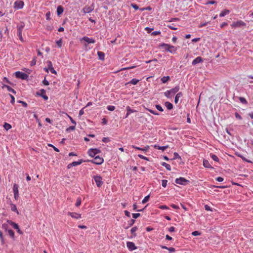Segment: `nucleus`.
Returning a JSON list of instances; mask_svg holds the SVG:
<instances>
[{"instance_id": "1", "label": "nucleus", "mask_w": 253, "mask_h": 253, "mask_svg": "<svg viewBox=\"0 0 253 253\" xmlns=\"http://www.w3.org/2000/svg\"><path fill=\"white\" fill-rule=\"evenodd\" d=\"M179 86L178 85H177L175 87L165 92L164 94L167 97L171 98L177 92H178L179 91Z\"/></svg>"}, {"instance_id": "2", "label": "nucleus", "mask_w": 253, "mask_h": 253, "mask_svg": "<svg viewBox=\"0 0 253 253\" xmlns=\"http://www.w3.org/2000/svg\"><path fill=\"white\" fill-rule=\"evenodd\" d=\"M101 151L97 148H91L89 149L87 151V154L91 157H95V155L98 153H100Z\"/></svg>"}, {"instance_id": "3", "label": "nucleus", "mask_w": 253, "mask_h": 253, "mask_svg": "<svg viewBox=\"0 0 253 253\" xmlns=\"http://www.w3.org/2000/svg\"><path fill=\"white\" fill-rule=\"evenodd\" d=\"M246 24L242 20H238L236 22H233L232 24L231 25V26L232 28H237V27H241L243 26H246Z\"/></svg>"}, {"instance_id": "4", "label": "nucleus", "mask_w": 253, "mask_h": 253, "mask_svg": "<svg viewBox=\"0 0 253 253\" xmlns=\"http://www.w3.org/2000/svg\"><path fill=\"white\" fill-rule=\"evenodd\" d=\"M93 179L98 187H100L103 183L102 178L99 175H95L93 176Z\"/></svg>"}, {"instance_id": "5", "label": "nucleus", "mask_w": 253, "mask_h": 253, "mask_svg": "<svg viewBox=\"0 0 253 253\" xmlns=\"http://www.w3.org/2000/svg\"><path fill=\"white\" fill-rule=\"evenodd\" d=\"M15 74L17 78L21 79L22 80H27L28 78V75L27 74L20 71L16 72Z\"/></svg>"}, {"instance_id": "6", "label": "nucleus", "mask_w": 253, "mask_h": 253, "mask_svg": "<svg viewBox=\"0 0 253 253\" xmlns=\"http://www.w3.org/2000/svg\"><path fill=\"white\" fill-rule=\"evenodd\" d=\"M189 182V181L186 179L184 177H180L179 178H176L175 180V182L176 184H178L180 185H185Z\"/></svg>"}, {"instance_id": "7", "label": "nucleus", "mask_w": 253, "mask_h": 253, "mask_svg": "<svg viewBox=\"0 0 253 253\" xmlns=\"http://www.w3.org/2000/svg\"><path fill=\"white\" fill-rule=\"evenodd\" d=\"M103 159L98 156L95 157L93 160L90 161L91 163L96 165H101L103 163Z\"/></svg>"}, {"instance_id": "8", "label": "nucleus", "mask_w": 253, "mask_h": 253, "mask_svg": "<svg viewBox=\"0 0 253 253\" xmlns=\"http://www.w3.org/2000/svg\"><path fill=\"white\" fill-rule=\"evenodd\" d=\"M24 3L22 0H16L14 3V7L17 9H22L23 7Z\"/></svg>"}, {"instance_id": "9", "label": "nucleus", "mask_w": 253, "mask_h": 253, "mask_svg": "<svg viewBox=\"0 0 253 253\" xmlns=\"http://www.w3.org/2000/svg\"><path fill=\"white\" fill-rule=\"evenodd\" d=\"M84 41L88 43H95V40L92 38H89L87 37L84 36L81 39L80 41Z\"/></svg>"}, {"instance_id": "10", "label": "nucleus", "mask_w": 253, "mask_h": 253, "mask_svg": "<svg viewBox=\"0 0 253 253\" xmlns=\"http://www.w3.org/2000/svg\"><path fill=\"white\" fill-rule=\"evenodd\" d=\"M93 9L94 6L93 5H91L90 6H85L83 8V11L84 13H88L92 11Z\"/></svg>"}, {"instance_id": "11", "label": "nucleus", "mask_w": 253, "mask_h": 253, "mask_svg": "<svg viewBox=\"0 0 253 253\" xmlns=\"http://www.w3.org/2000/svg\"><path fill=\"white\" fill-rule=\"evenodd\" d=\"M126 246L129 249V251H133L137 249L136 247L135 246V244L131 242H127L126 243Z\"/></svg>"}, {"instance_id": "12", "label": "nucleus", "mask_w": 253, "mask_h": 253, "mask_svg": "<svg viewBox=\"0 0 253 253\" xmlns=\"http://www.w3.org/2000/svg\"><path fill=\"white\" fill-rule=\"evenodd\" d=\"M68 214L71 216L72 218L75 219H80L82 217L81 214L77 213L76 212H69Z\"/></svg>"}, {"instance_id": "13", "label": "nucleus", "mask_w": 253, "mask_h": 253, "mask_svg": "<svg viewBox=\"0 0 253 253\" xmlns=\"http://www.w3.org/2000/svg\"><path fill=\"white\" fill-rule=\"evenodd\" d=\"M82 162H83V161L81 160H79V161L73 162L72 163H71L68 165V168L70 169L71 168V167H76L78 165H80L82 163Z\"/></svg>"}, {"instance_id": "14", "label": "nucleus", "mask_w": 253, "mask_h": 253, "mask_svg": "<svg viewBox=\"0 0 253 253\" xmlns=\"http://www.w3.org/2000/svg\"><path fill=\"white\" fill-rule=\"evenodd\" d=\"M203 62V59L201 57L198 56L194 59L192 61V65H195L198 63H200Z\"/></svg>"}, {"instance_id": "15", "label": "nucleus", "mask_w": 253, "mask_h": 253, "mask_svg": "<svg viewBox=\"0 0 253 253\" xmlns=\"http://www.w3.org/2000/svg\"><path fill=\"white\" fill-rule=\"evenodd\" d=\"M167 46H168V47H169V51L168 52H169L171 53L174 54L177 51V47L173 45L169 44V45H167Z\"/></svg>"}, {"instance_id": "16", "label": "nucleus", "mask_w": 253, "mask_h": 253, "mask_svg": "<svg viewBox=\"0 0 253 253\" xmlns=\"http://www.w3.org/2000/svg\"><path fill=\"white\" fill-rule=\"evenodd\" d=\"M47 66H48V69L50 70V71L51 73L56 74V72L53 68L52 64L51 61H47Z\"/></svg>"}, {"instance_id": "17", "label": "nucleus", "mask_w": 253, "mask_h": 253, "mask_svg": "<svg viewBox=\"0 0 253 253\" xmlns=\"http://www.w3.org/2000/svg\"><path fill=\"white\" fill-rule=\"evenodd\" d=\"M167 45H169V44L163 43L159 45V47L161 49H164V50L166 51H169V47L167 46Z\"/></svg>"}, {"instance_id": "18", "label": "nucleus", "mask_w": 253, "mask_h": 253, "mask_svg": "<svg viewBox=\"0 0 253 253\" xmlns=\"http://www.w3.org/2000/svg\"><path fill=\"white\" fill-rule=\"evenodd\" d=\"M132 147L134 148V149H135L141 150V151H142L143 152H147L149 148V146H146L144 148H140V147H138L135 146L134 145H132Z\"/></svg>"}, {"instance_id": "19", "label": "nucleus", "mask_w": 253, "mask_h": 253, "mask_svg": "<svg viewBox=\"0 0 253 253\" xmlns=\"http://www.w3.org/2000/svg\"><path fill=\"white\" fill-rule=\"evenodd\" d=\"M40 95L45 100H47L48 98V96L46 95L45 91L42 89L40 90Z\"/></svg>"}, {"instance_id": "20", "label": "nucleus", "mask_w": 253, "mask_h": 253, "mask_svg": "<svg viewBox=\"0 0 253 253\" xmlns=\"http://www.w3.org/2000/svg\"><path fill=\"white\" fill-rule=\"evenodd\" d=\"M64 8L61 5L58 6L57 8V14L60 16L63 12Z\"/></svg>"}, {"instance_id": "21", "label": "nucleus", "mask_w": 253, "mask_h": 253, "mask_svg": "<svg viewBox=\"0 0 253 253\" xmlns=\"http://www.w3.org/2000/svg\"><path fill=\"white\" fill-rule=\"evenodd\" d=\"M7 223H8L10 225H11L15 229H18V228L19 227L18 225L17 224H16V223H15L14 222L11 221V220H8L7 221Z\"/></svg>"}, {"instance_id": "22", "label": "nucleus", "mask_w": 253, "mask_h": 253, "mask_svg": "<svg viewBox=\"0 0 253 253\" xmlns=\"http://www.w3.org/2000/svg\"><path fill=\"white\" fill-rule=\"evenodd\" d=\"M203 166L206 168L213 169L208 160H204L203 161Z\"/></svg>"}, {"instance_id": "23", "label": "nucleus", "mask_w": 253, "mask_h": 253, "mask_svg": "<svg viewBox=\"0 0 253 253\" xmlns=\"http://www.w3.org/2000/svg\"><path fill=\"white\" fill-rule=\"evenodd\" d=\"M154 147L157 149L162 150L163 151L166 150L169 147L168 145H166L165 146H159L158 145H154Z\"/></svg>"}, {"instance_id": "24", "label": "nucleus", "mask_w": 253, "mask_h": 253, "mask_svg": "<svg viewBox=\"0 0 253 253\" xmlns=\"http://www.w3.org/2000/svg\"><path fill=\"white\" fill-rule=\"evenodd\" d=\"M183 95V94L181 92H178L175 96V99H174V102L176 104L178 103V100H179V98L180 97H181Z\"/></svg>"}, {"instance_id": "25", "label": "nucleus", "mask_w": 253, "mask_h": 253, "mask_svg": "<svg viewBox=\"0 0 253 253\" xmlns=\"http://www.w3.org/2000/svg\"><path fill=\"white\" fill-rule=\"evenodd\" d=\"M10 206H11V211H13L16 212L17 214H19V213L17 209L16 205L13 204H11L10 205Z\"/></svg>"}, {"instance_id": "26", "label": "nucleus", "mask_w": 253, "mask_h": 253, "mask_svg": "<svg viewBox=\"0 0 253 253\" xmlns=\"http://www.w3.org/2000/svg\"><path fill=\"white\" fill-rule=\"evenodd\" d=\"M230 13V11L227 9H225L223 11H222L219 14V16L220 17H224L227 14H228Z\"/></svg>"}, {"instance_id": "27", "label": "nucleus", "mask_w": 253, "mask_h": 253, "mask_svg": "<svg viewBox=\"0 0 253 253\" xmlns=\"http://www.w3.org/2000/svg\"><path fill=\"white\" fill-rule=\"evenodd\" d=\"M97 55L100 59L102 60L104 59L105 54L103 52L98 51Z\"/></svg>"}, {"instance_id": "28", "label": "nucleus", "mask_w": 253, "mask_h": 253, "mask_svg": "<svg viewBox=\"0 0 253 253\" xmlns=\"http://www.w3.org/2000/svg\"><path fill=\"white\" fill-rule=\"evenodd\" d=\"M165 105L169 110H171L173 108V105L169 102H166Z\"/></svg>"}, {"instance_id": "29", "label": "nucleus", "mask_w": 253, "mask_h": 253, "mask_svg": "<svg viewBox=\"0 0 253 253\" xmlns=\"http://www.w3.org/2000/svg\"><path fill=\"white\" fill-rule=\"evenodd\" d=\"M161 165L165 167V168L168 170H171V167L170 166V165L165 163V162H163Z\"/></svg>"}, {"instance_id": "30", "label": "nucleus", "mask_w": 253, "mask_h": 253, "mask_svg": "<svg viewBox=\"0 0 253 253\" xmlns=\"http://www.w3.org/2000/svg\"><path fill=\"white\" fill-rule=\"evenodd\" d=\"M169 80V76H164V77H162L161 79V80L163 83H167Z\"/></svg>"}, {"instance_id": "31", "label": "nucleus", "mask_w": 253, "mask_h": 253, "mask_svg": "<svg viewBox=\"0 0 253 253\" xmlns=\"http://www.w3.org/2000/svg\"><path fill=\"white\" fill-rule=\"evenodd\" d=\"M210 156L213 161H214L215 162L219 161V159H218V157L216 155H215V154L211 153V154H210Z\"/></svg>"}, {"instance_id": "32", "label": "nucleus", "mask_w": 253, "mask_h": 253, "mask_svg": "<svg viewBox=\"0 0 253 253\" xmlns=\"http://www.w3.org/2000/svg\"><path fill=\"white\" fill-rule=\"evenodd\" d=\"M134 219H131L128 221V226L127 227H125V229L128 228L129 227L131 226L135 222Z\"/></svg>"}, {"instance_id": "33", "label": "nucleus", "mask_w": 253, "mask_h": 253, "mask_svg": "<svg viewBox=\"0 0 253 253\" xmlns=\"http://www.w3.org/2000/svg\"><path fill=\"white\" fill-rule=\"evenodd\" d=\"M3 127L5 129H6V130H8L11 128V126L7 123H5L3 125Z\"/></svg>"}, {"instance_id": "34", "label": "nucleus", "mask_w": 253, "mask_h": 253, "mask_svg": "<svg viewBox=\"0 0 253 253\" xmlns=\"http://www.w3.org/2000/svg\"><path fill=\"white\" fill-rule=\"evenodd\" d=\"M13 191L14 193H19L18 192V186L15 184L13 185Z\"/></svg>"}, {"instance_id": "35", "label": "nucleus", "mask_w": 253, "mask_h": 253, "mask_svg": "<svg viewBox=\"0 0 253 253\" xmlns=\"http://www.w3.org/2000/svg\"><path fill=\"white\" fill-rule=\"evenodd\" d=\"M3 87L6 88L7 90L9 91H11L14 93H16L15 91L13 88H12L10 86H8L7 85H4Z\"/></svg>"}, {"instance_id": "36", "label": "nucleus", "mask_w": 253, "mask_h": 253, "mask_svg": "<svg viewBox=\"0 0 253 253\" xmlns=\"http://www.w3.org/2000/svg\"><path fill=\"white\" fill-rule=\"evenodd\" d=\"M139 81V80H137L136 79H133L129 82V83L135 85V84H136L138 83Z\"/></svg>"}, {"instance_id": "37", "label": "nucleus", "mask_w": 253, "mask_h": 253, "mask_svg": "<svg viewBox=\"0 0 253 253\" xmlns=\"http://www.w3.org/2000/svg\"><path fill=\"white\" fill-rule=\"evenodd\" d=\"M82 203V199L80 197H78L76 201V206L79 207L81 205Z\"/></svg>"}, {"instance_id": "38", "label": "nucleus", "mask_w": 253, "mask_h": 253, "mask_svg": "<svg viewBox=\"0 0 253 253\" xmlns=\"http://www.w3.org/2000/svg\"><path fill=\"white\" fill-rule=\"evenodd\" d=\"M24 27V24L22 23L21 25L17 26V32H22L23 29Z\"/></svg>"}, {"instance_id": "39", "label": "nucleus", "mask_w": 253, "mask_h": 253, "mask_svg": "<svg viewBox=\"0 0 253 253\" xmlns=\"http://www.w3.org/2000/svg\"><path fill=\"white\" fill-rule=\"evenodd\" d=\"M8 233L11 237H12V238L14 237V232L11 229L8 230Z\"/></svg>"}, {"instance_id": "40", "label": "nucleus", "mask_w": 253, "mask_h": 253, "mask_svg": "<svg viewBox=\"0 0 253 253\" xmlns=\"http://www.w3.org/2000/svg\"><path fill=\"white\" fill-rule=\"evenodd\" d=\"M146 110H148L149 112H150L151 113H152L155 115H159V114L158 113H157V112H156L152 109L146 108Z\"/></svg>"}, {"instance_id": "41", "label": "nucleus", "mask_w": 253, "mask_h": 253, "mask_svg": "<svg viewBox=\"0 0 253 253\" xmlns=\"http://www.w3.org/2000/svg\"><path fill=\"white\" fill-rule=\"evenodd\" d=\"M0 239L1 240V244L3 245L5 243L4 238L2 235V233L1 231H0Z\"/></svg>"}, {"instance_id": "42", "label": "nucleus", "mask_w": 253, "mask_h": 253, "mask_svg": "<svg viewBox=\"0 0 253 253\" xmlns=\"http://www.w3.org/2000/svg\"><path fill=\"white\" fill-rule=\"evenodd\" d=\"M126 110H127V112L129 114H130L131 113H133V112H136V111H135V110H133L131 109L129 106H127V107H126Z\"/></svg>"}, {"instance_id": "43", "label": "nucleus", "mask_w": 253, "mask_h": 253, "mask_svg": "<svg viewBox=\"0 0 253 253\" xmlns=\"http://www.w3.org/2000/svg\"><path fill=\"white\" fill-rule=\"evenodd\" d=\"M149 198H150V196L149 195H147V196L145 197V198L142 201V203L143 204H145L147 201H148V200H149Z\"/></svg>"}, {"instance_id": "44", "label": "nucleus", "mask_w": 253, "mask_h": 253, "mask_svg": "<svg viewBox=\"0 0 253 253\" xmlns=\"http://www.w3.org/2000/svg\"><path fill=\"white\" fill-rule=\"evenodd\" d=\"M57 46L59 47H62V40L61 39H60L59 40L56 41V42Z\"/></svg>"}, {"instance_id": "45", "label": "nucleus", "mask_w": 253, "mask_h": 253, "mask_svg": "<svg viewBox=\"0 0 253 253\" xmlns=\"http://www.w3.org/2000/svg\"><path fill=\"white\" fill-rule=\"evenodd\" d=\"M168 27L171 30H176L177 29V28L172 24L168 25Z\"/></svg>"}, {"instance_id": "46", "label": "nucleus", "mask_w": 253, "mask_h": 253, "mask_svg": "<svg viewBox=\"0 0 253 253\" xmlns=\"http://www.w3.org/2000/svg\"><path fill=\"white\" fill-rule=\"evenodd\" d=\"M239 100L240 102L243 104H246L247 103L246 99L244 97H240Z\"/></svg>"}, {"instance_id": "47", "label": "nucleus", "mask_w": 253, "mask_h": 253, "mask_svg": "<svg viewBox=\"0 0 253 253\" xmlns=\"http://www.w3.org/2000/svg\"><path fill=\"white\" fill-rule=\"evenodd\" d=\"M168 181L165 179H163L162 180V185L164 187H166L167 185Z\"/></svg>"}, {"instance_id": "48", "label": "nucleus", "mask_w": 253, "mask_h": 253, "mask_svg": "<svg viewBox=\"0 0 253 253\" xmlns=\"http://www.w3.org/2000/svg\"><path fill=\"white\" fill-rule=\"evenodd\" d=\"M159 208L162 210H169V208L166 205H161L159 207Z\"/></svg>"}, {"instance_id": "49", "label": "nucleus", "mask_w": 253, "mask_h": 253, "mask_svg": "<svg viewBox=\"0 0 253 253\" xmlns=\"http://www.w3.org/2000/svg\"><path fill=\"white\" fill-rule=\"evenodd\" d=\"M17 36L18 37H19V39L21 41H23V38H22V32H17Z\"/></svg>"}, {"instance_id": "50", "label": "nucleus", "mask_w": 253, "mask_h": 253, "mask_svg": "<svg viewBox=\"0 0 253 253\" xmlns=\"http://www.w3.org/2000/svg\"><path fill=\"white\" fill-rule=\"evenodd\" d=\"M216 3V2L215 0H210V1H207L205 3V4L206 5H208V4H213Z\"/></svg>"}, {"instance_id": "51", "label": "nucleus", "mask_w": 253, "mask_h": 253, "mask_svg": "<svg viewBox=\"0 0 253 253\" xmlns=\"http://www.w3.org/2000/svg\"><path fill=\"white\" fill-rule=\"evenodd\" d=\"M115 109V106H111V105H109V106H107V109L109 111H114Z\"/></svg>"}, {"instance_id": "52", "label": "nucleus", "mask_w": 253, "mask_h": 253, "mask_svg": "<svg viewBox=\"0 0 253 253\" xmlns=\"http://www.w3.org/2000/svg\"><path fill=\"white\" fill-rule=\"evenodd\" d=\"M235 117L236 119H238V120H242V117H241V115H240L238 113H235Z\"/></svg>"}, {"instance_id": "53", "label": "nucleus", "mask_w": 253, "mask_h": 253, "mask_svg": "<svg viewBox=\"0 0 253 253\" xmlns=\"http://www.w3.org/2000/svg\"><path fill=\"white\" fill-rule=\"evenodd\" d=\"M156 108H157V109H158L159 111H160L161 112H163V108L160 105H156Z\"/></svg>"}, {"instance_id": "54", "label": "nucleus", "mask_w": 253, "mask_h": 253, "mask_svg": "<svg viewBox=\"0 0 253 253\" xmlns=\"http://www.w3.org/2000/svg\"><path fill=\"white\" fill-rule=\"evenodd\" d=\"M138 157L141 159L148 161V159L147 157H146L145 156H143L142 155L139 154V155H138Z\"/></svg>"}, {"instance_id": "55", "label": "nucleus", "mask_w": 253, "mask_h": 253, "mask_svg": "<svg viewBox=\"0 0 253 253\" xmlns=\"http://www.w3.org/2000/svg\"><path fill=\"white\" fill-rule=\"evenodd\" d=\"M137 227H136V226L133 227L130 230L131 233L132 234H133L135 232H136L137 231Z\"/></svg>"}, {"instance_id": "56", "label": "nucleus", "mask_w": 253, "mask_h": 253, "mask_svg": "<svg viewBox=\"0 0 253 253\" xmlns=\"http://www.w3.org/2000/svg\"><path fill=\"white\" fill-rule=\"evenodd\" d=\"M205 209L206 211H212V209L208 205H206L205 206Z\"/></svg>"}, {"instance_id": "57", "label": "nucleus", "mask_w": 253, "mask_h": 253, "mask_svg": "<svg viewBox=\"0 0 253 253\" xmlns=\"http://www.w3.org/2000/svg\"><path fill=\"white\" fill-rule=\"evenodd\" d=\"M46 19L48 20L50 19V12H48L45 14Z\"/></svg>"}, {"instance_id": "58", "label": "nucleus", "mask_w": 253, "mask_h": 253, "mask_svg": "<svg viewBox=\"0 0 253 253\" xmlns=\"http://www.w3.org/2000/svg\"><path fill=\"white\" fill-rule=\"evenodd\" d=\"M102 141L104 143H107L110 141V139L108 137H103L102 138Z\"/></svg>"}, {"instance_id": "59", "label": "nucleus", "mask_w": 253, "mask_h": 253, "mask_svg": "<svg viewBox=\"0 0 253 253\" xmlns=\"http://www.w3.org/2000/svg\"><path fill=\"white\" fill-rule=\"evenodd\" d=\"M140 216V213H132V217L133 218H137V217H138L139 216Z\"/></svg>"}, {"instance_id": "60", "label": "nucleus", "mask_w": 253, "mask_h": 253, "mask_svg": "<svg viewBox=\"0 0 253 253\" xmlns=\"http://www.w3.org/2000/svg\"><path fill=\"white\" fill-rule=\"evenodd\" d=\"M10 97L11 98V101H10L11 103L12 104H14V102H15V98H14V97L12 95H11V94H10Z\"/></svg>"}, {"instance_id": "61", "label": "nucleus", "mask_w": 253, "mask_h": 253, "mask_svg": "<svg viewBox=\"0 0 253 253\" xmlns=\"http://www.w3.org/2000/svg\"><path fill=\"white\" fill-rule=\"evenodd\" d=\"M131 5L135 10H137L139 8L138 6L136 4H135L131 3Z\"/></svg>"}, {"instance_id": "62", "label": "nucleus", "mask_w": 253, "mask_h": 253, "mask_svg": "<svg viewBox=\"0 0 253 253\" xmlns=\"http://www.w3.org/2000/svg\"><path fill=\"white\" fill-rule=\"evenodd\" d=\"M175 230V228L173 226L170 227L169 228H168V231L170 232H174Z\"/></svg>"}, {"instance_id": "63", "label": "nucleus", "mask_w": 253, "mask_h": 253, "mask_svg": "<svg viewBox=\"0 0 253 253\" xmlns=\"http://www.w3.org/2000/svg\"><path fill=\"white\" fill-rule=\"evenodd\" d=\"M170 206H171L172 208H173L174 209L177 210V209H179V207L178 206H177V205H174V204H171V205H170Z\"/></svg>"}, {"instance_id": "64", "label": "nucleus", "mask_w": 253, "mask_h": 253, "mask_svg": "<svg viewBox=\"0 0 253 253\" xmlns=\"http://www.w3.org/2000/svg\"><path fill=\"white\" fill-rule=\"evenodd\" d=\"M160 34H161L160 31H155L152 33V35H154V36H156V35H160Z\"/></svg>"}]
</instances>
